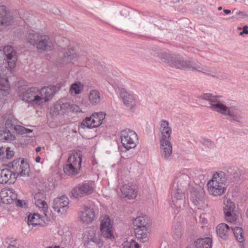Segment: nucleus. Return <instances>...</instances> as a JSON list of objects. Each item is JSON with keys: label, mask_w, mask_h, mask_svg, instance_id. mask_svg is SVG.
Wrapping results in <instances>:
<instances>
[{"label": "nucleus", "mask_w": 248, "mask_h": 248, "mask_svg": "<svg viewBox=\"0 0 248 248\" xmlns=\"http://www.w3.org/2000/svg\"><path fill=\"white\" fill-rule=\"evenodd\" d=\"M230 232H231V228H230L225 223H221L217 227V234L223 239H227Z\"/></svg>", "instance_id": "obj_29"}, {"label": "nucleus", "mask_w": 248, "mask_h": 248, "mask_svg": "<svg viewBox=\"0 0 248 248\" xmlns=\"http://www.w3.org/2000/svg\"><path fill=\"white\" fill-rule=\"evenodd\" d=\"M9 167L13 170L15 180L18 176H27L29 175L30 168L29 164L24 159L18 158L14 160L9 164Z\"/></svg>", "instance_id": "obj_9"}, {"label": "nucleus", "mask_w": 248, "mask_h": 248, "mask_svg": "<svg viewBox=\"0 0 248 248\" xmlns=\"http://www.w3.org/2000/svg\"><path fill=\"white\" fill-rule=\"evenodd\" d=\"M6 151L5 147H0V157L1 159H4L5 157V154Z\"/></svg>", "instance_id": "obj_44"}, {"label": "nucleus", "mask_w": 248, "mask_h": 248, "mask_svg": "<svg viewBox=\"0 0 248 248\" xmlns=\"http://www.w3.org/2000/svg\"><path fill=\"white\" fill-rule=\"evenodd\" d=\"M174 55H171L166 52L160 53L158 55L159 58L162 62H165L170 66V63L172 62Z\"/></svg>", "instance_id": "obj_37"}, {"label": "nucleus", "mask_w": 248, "mask_h": 248, "mask_svg": "<svg viewBox=\"0 0 248 248\" xmlns=\"http://www.w3.org/2000/svg\"><path fill=\"white\" fill-rule=\"evenodd\" d=\"M170 66L177 69L198 71L220 78L219 75L213 74L211 70L202 67L199 63L195 62L193 59L188 58L185 60L183 56L179 55H174L172 62L170 63Z\"/></svg>", "instance_id": "obj_5"}, {"label": "nucleus", "mask_w": 248, "mask_h": 248, "mask_svg": "<svg viewBox=\"0 0 248 248\" xmlns=\"http://www.w3.org/2000/svg\"><path fill=\"white\" fill-rule=\"evenodd\" d=\"M231 232H232L236 240L239 243H243L244 241V233L242 228L241 227H231Z\"/></svg>", "instance_id": "obj_35"}, {"label": "nucleus", "mask_w": 248, "mask_h": 248, "mask_svg": "<svg viewBox=\"0 0 248 248\" xmlns=\"http://www.w3.org/2000/svg\"><path fill=\"white\" fill-rule=\"evenodd\" d=\"M15 130L19 134L29 133L32 132V130L26 128L21 126H16L15 127Z\"/></svg>", "instance_id": "obj_41"}, {"label": "nucleus", "mask_w": 248, "mask_h": 248, "mask_svg": "<svg viewBox=\"0 0 248 248\" xmlns=\"http://www.w3.org/2000/svg\"><path fill=\"white\" fill-rule=\"evenodd\" d=\"M247 216L248 217V210H247Z\"/></svg>", "instance_id": "obj_52"}, {"label": "nucleus", "mask_w": 248, "mask_h": 248, "mask_svg": "<svg viewBox=\"0 0 248 248\" xmlns=\"http://www.w3.org/2000/svg\"><path fill=\"white\" fill-rule=\"evenodd\" d=\"M14 202H16V204L17 206H19L20 207H24V205L23 204V202L22 201L19 200H16Z\"/></svg>", "instance_id": "obj_46"}, {"label": "nucleus", "mask_w": 248, "mask_h": 248, "mask_svg": "<svg viewBox=\"0 0 248 248\" xmlns=\"http://www.w3.org/2000/svg\"><path fill=\"white\" fill-rule=\"evenodd\" d=\"M89 99L92 104L94 105L98 104L101 100L100 93L97 90H91L89 95Z\"/></svg>", "instance_id": "obj_34"}, {"label": "nucleus", "mask_w": 248, "mask_h": 248, "mask_svg": "<svg viewBox=\"0 0 248 248\" xmlns=\"http://www.w3.org/2000/svg\"><path fill=\"white\" fill-rule=\"evenodd\" d=\"M54 89L44 87L41 89L31 88L22 93V100L34 108H42L53 97Z\"/></svg>", "instance_id": "obj_3"}, {"label": "nucleus", "mask_w": 248, "mask_h": 248, "mask_svg": "<svg viewBox=\"0 0 248 248\" xmlns=\"http://www.w3.org/2000/svg\"><path fill=\"white\" fill-rule=\"evenodd\" d=\"M121 143L127 150L136 147L138 142V136L136 133L131 129H126L121 132Z\"/></svg>", "instance_id": "obj_11"}, {"label": "nucleus", "mask_w": 248, "mask_h": 248, "mask_svg": "<svg viewBox=\"0 0 248 248\" xmlns=\"http://www.w3.org/2000/svg\"><path fill=\"white\" fill-rule=\"evenodd\" d=\"M26 41L35 46L39 51H50L53 49L54 44L48 36L40 34L34 31H29L26 37Z\"/></svg>", "instance_id": "obj_6"}, {"label": "nucleus", "mask_w": 248, "mask_h": 248, "mask_svg": "<svg viewBox=\"0 0 248 248\" xmlns=\"http://www.w3.org/2000/svg\"><path fill=\"white\" fill-rule=\"evenodd\" d=\"M69 200L68 198L62 195L53 200L52 208L58 214L65 216L69 210Z\"/></svg>", "instance_id": "obj_15"}, {"label": "nucleus", "mask_w": 248, "mask_h": 248, "mask_svg": "<svg viewBox=\"0 0 248 248\" xmlns=\"http://www.w3.org/2000/svg\"><path fill=\"white\" fill-rule=\"evenodd\" d=\"M204 191L202 188H193L190 192V199L196 205H199L203 202Z\"/></svg>", "instance_id": "obj_25"}, {"label": "nucleus", "mask_w": 248, "mask_h": 248, "mask_svg": "<svg viewBox=\"0 0 248 248\" xmlns=\"http://www.w3.org/2000/svg\"><path fill=\"white\" fill-rule=\"evenodd\" d=\"M72 111L76 113L81 112L79 107L76 104H70L68 103V111Z\"/></svg>", "instance_id": "obj_42"}, {"label": "nucleus", "mask_w": 248, "mask_h": 248, "mask_svg": "<svg viewBox=\"0 0 248 248\" xmlns=\"http://www.w3.org/2000/svg\"><path fill=\"white\" fill-rule=\"evenodd\" d=\"M217 9L218 11H220L222 9V7L220 6V7H218Z\"/></svg>", "instance_id": "obj_51"}, {"label": "nucleus", "mask_w": 248, "mask_h": 248, "mask_svg": "<svg viewBox=\"0 0 248 248\" xmlns=\"http://www.w3.org/2000/svg\"><path fill=\"white\" fill-rule=\"evenodd\" d=\"M68 103H57L50 108V113L53 117L63 115L68 111Z\"/></svg>", "instance_id": "obj_26"}, {"label": "nucleus", "mask_w": 248, "mask_h": 248, "mask_svg": "<svg viewBox=\"0 0 248 248\" xmlns=\"http://www.w3.org/2000/svg\"><path fill=\"white\" fill-rule=\"evenodd\" d=\"M121 196L129 200L134 199L137 196L138 188L135 185L125 184L120 187Z\"/></svg>", "instance_id": "obj_20"}, {"label": "nucleus", "mask_w": 248, "mask_h": 248, "mask_svg": "<svg viewBox=\"0 0 248 248\" xmlns=\"http://www.w3.org/2000/svg\"><path fill=\"white\" fill-rule=\"evenodd\" d=\"M201 98L208 102L209 108L214 111L229 116L236 122H240L243 118V114L239 109L234 106L227 105L220 95L207 93L203 94Z\"/></svg>", "instance_id": "obj_1"}, {"label": "nucleus", "mask_w": 248, "mask_h": 248, "mask_svg": "<svg viewBox=\"0 0 248 248\" xmlns=\"http://www.w3.org/2000/svg\"><path fill=\"white\" fill-rule=\"evenodd\" d=\"M149 233L147 227L135 229V235L136 238L142 243L146 242L148 239Z\"/></svg>", "instance_id": "obj_30"}, {"label": "nucleus", "mask_w": 248, "mask_h": 248, "mask_svg": "<svg viewBox=\"0 0 248 248\" xmlns=\"http://www.w3.org/2000/svg\"><path fill=\"white\" fill-rule=\"evenodd\" d=\"M15 181L14 175L7 169H0V184H5L9 182L11 183Z\"/></svg>", "instance_id": "obj_27"}, {"label": "nucleus", "mask_w": 248, "mask_h": 248, "mask_svg": "<svg viewBox=\"0 0 248 248\" xmlns=\"http://www.w3.org/2000/svg\"><path fill=\"white\" fill-rule=\"evenodd\" d=\"M243 33L248 34V27L245 26L243 28V31L240 32V35H242Z\"/></svg>", "instance_id": "obj_47"}, {"label": "nucleus", "mask_w": 248, "mask_h": 248, "mask_svg": "<svg viewBox=\"0 0 248 248\" xmlns=\"http://www.w3.org/2000/svg\"><path fill=\"white\" fill-rule=\"evenodd\" d=\"M223 12L226 15H229V14H230L231 13V10H228V9H224L223 10Z\"/></svg>", "instance_id": "obj_48"}, {"label": "nucleus", "mask_w": 248, "mask_h": 248, "mask_svg": "<svg viewBox=\"0 0 248 248\" xmlns=\"http://www.w3.org/2000/svg\"><path fill=\"white\" fill-rule=\"evenodd\" d=\"M93 182L84 183L73 188L71 191L72 196L75 198L82 197L84 195L92 194L94 190Z\"/></svg>", "instance_id": "obj_16"}, {"label": "nucleus", "mask_w": 248, "mask_h": 248, "mask_svg": "<svg viewBox=\"0 0 248 248\" xmlns=\"http://www.w3.org/2000/svg\"><path fill=\"white\" fill-rule=\"evenodd\" d=\"M84 237L87 240L88 248H101L103 242L97 228H89L85 232Z\"/></svg>", "instance_id": "obj_10"}, {"label": "nucleus", "mask_w": 248, "mask_h": 248, "mask_svg": "<svg viewBox=\"0 0 248 248\" xmlns=\"http://www.w3.org/2000/svg\"><path fill=\"white\" fill-rule=\"evenodd\" d=\"M109 72L108 70L105 68L104 70L102 71V77L104 79L106 80L110 84L113 85L114 83V81L111 77L110 75L108 74Z\"/></svg>", "instance_id": "obj_40"}, {"label": "nucleus", "mask_w": 248, "mask_h": 248, "mask_svg": "<svg viewBox=\"0 0 248 248\" xmlns=\"http://www.w3.org/2000/svg\"><path fill=\"white\" fill-rule=\"evenodd\" d=\"M236 16L240 18H244L245 17H247L248 16L246 14L244 13L243 12L239 11L236 13Z\"/></svg>", "instance_id": "obj_45"}, {"label": "nucleus", "mask_w": 248, "mask_h": 248, "mask_svg": "<svg viewBox=\"0 0 248 248\" xmlns=\"http://www.w3.org/2000/svg\"><path fill=\"white\" fill-rule=\"evenodd\" d=\"M123 246V248H140L139 244L134 240L124 242Z\"/></svg>", "instance_id": "obj_39"}, {"label": "nucleus", "mask_w": 248, "mask_h": 248, "mask_svg": "<svg viewBox=\"0 0 248 248\" xmlns=\"http://www.w3.org/2000/svg\"><path fill=\"white\" fill-rule=\"evenodd\" d=\"M13 21V17L10 12L5 5L0 6V26H7Z\"/></svg>", "instance_id": "obj_23"}, {"label": "nucleus", "mask_w": 248, "mask_h": 248, "mask_svg": "<svg viewBox=\"0 0 248 248\" xmlns=\"http://www.w3.org/2000/svg\"><path fill=\"white\" fill-rule=\"evenodd\" d=\"M159 140H171L172 129L168 121L161 120L159 123Z\"/></svg>", "instance_id": "obj_21"}, {"label": "nucleus", "mask_w": 248, "mask_h": 248, "mask_svg": "<svg viewBox=\"0 0 248 248\" xmlns=\"http://www.w3.org/2000/svg\"><path fill=\"white\" fill-rule=\"evenodd\" d=\"M78 58L73 49H67L64 54L62 58L57 62V64L61 66H65L70 63H74Z\"/></svg>", "instance_id": "obj_18"}, {"label": "nucleus", "mask_w": 248, "mask_h": 248, "mask_svg": "<svg viewBox=\"0 0 248 248\" xmlns=\"http://www.w3.org/2000/svg\"><path fill=\"white\" fill-rule=\"evenodd\" d=\"M3 52L8 60L6 61L3 57L0 56V90L9 93L10 87L7 78L5 77L8 73H12L16 65L17 60L16 52L11 46H5ZM0 54L3 53L0 50Z\"/></svg>", "instance_id": "obj_2"}, {"label": "nucleus", "mask_w": 248, "mask_h": 248, "mask_svg": "<svg viewBox=\"0 0 248 248\" xmlns=\"http://www.w3.org/2000/svg\"><path fill=\"white\" fill-rule=\"evenodd\" d=\"M226 182L227 177L225 172H216L207 184L209 193L214 197L222 195L226 191Z\"/></svg>", "instance_id": "obj_7"}, {"label": "nucleus", "mask_w": 248, "mask_h": 248, "mask_svg": "<svg viewBox=\"0 0 248 248\" xmlns=\"http://www.w3.org/2000/svg\"><path fill=\"white\" fill-rule=\"evenodd\" d=\"M171 140H159L160 155L165 160H170L172 156Z\"/></svg>", "instance_id": "obj_19"}, {"label": "nucleus", "mask_w": 248, "mask_h": 248, "mask_svg": "<svg viewBox=\"0 0 248 248\" xmlns=\"http://www.w3.org/2000/svg\"><path fill=\"white\" fill-rule=\"evenodd\" d=\"M133 223L137 228L147 227V217L145 216H140L133 220Z\"/></svg>", "instance_id": "obj_33"}, {"label": "nucleus", "mask_w": 248, "mask_h": 248, "mask_svg": "<svg viewBox=\"0 0 248 248\" xmlns=\"http://www.w3.org/2000/svg\"><path fill=\"white\" fill-rule=\"evenodd\" d=\"M16 120L14 117L12 115H10L8 116L6 120L5 126L7 128H11L13 127V128L15 129V127L18 126L16 124Z\"/></svg>", "instance_id": "obj_38"}, {"label": "nucleus", "mask_w": 248, "mask_h": 248, "mask_svg": "<svg viewBox=\"0 0 248 248\" xmlns=\"http://www.w3.org/2000/svg\"><path fill=\"white\" fill-rule=\"evenodd\" d=\"M81 155L80 153H72L68 157L63 167L64 173L69 176L77 174L81 168Z\"/></svg>", "instance_id": "obj_8"}, {"label": "nucleus", "mask_w": 248, "mask_h": 248, "mask_svg": "<svg viewBox=\"0 0 248 248\" xmlns=\"http://www.w3.org/2000/svg\"><path fill=\"white\" fill-rule=\"evenodd\" d=\"M84 86L80 82H77L71 85L70 89L71 93H74L76 94H78L82 92Z\"/></svg>", "instance_id": "obj_36"}, {"label": "nucleus", "mask_w": 248, "mask_h": 248, "mask_svg": "<svg viewBox=\"0 0 248 248\" xmlns=\"http://www.w3.org/2000/svg\"><path fill=\"white\" fill-rule=\"evenodd\" d=\"M190 179L187 170H184L178 174L175 179L171 193L170 205L178 212V209L185 202V191Z\"/></svg>", "instance_id": "obj_4"}, {"label": "nucleus", "mask_w": 248, "mask_h": 248, "mask_svg": "<svg viewBox=\"0 0 248 248\" xmlns=\"http://www.w3.org/2000/svg\"><path fill=\"white\" fill-rule=\"evenodd\" d=\"M0 197L2 203L9 204L16 200L17 194L13 189H2L0 192Z\"/></svg>", "instance_id": "obj_22"}, {"label": "nucleus", "mask_w": 248, "mask_h": 248, "mask_svg": "<svg viewBox=\"0 0 248 248\" xmlns=\"http://www.w3.org/2000/svg\"><path fill=\"white\" fill-rule=\"evenodd\" d=\"M40 160H41V157L39 156H37L35 158V159L36 162H37V163H39L40 161Z\"/></svg>", "instance_id": "obj_49"}, {"label": "nucleus", "mask_w": 248, "mask_h": 248, "mask_svg": "<svg viewBox=\"0 0 248 248\" xmlns=\"http://www.w3.org/2000/svg\"><path fill=\"white\" fill-rule=\"evenodd\" d=\"M35 204L37 207L41 209L44 215L46 216L48 212L47 204L43 200V196L40 193L34 196Z\"/></svg>", "instance_id": "obj_28"}, {"label": "nucleus", "mask_w": 248, "mask_h": 248, "mask_svg": "<svg viewBox=\"0 0 248 248\" xmlns=\"http://www.w3.org/2000/svg\"><path fill=\"white\" fill-rule=\"evenodd\" d=\"M6 151L5 154V157L6 159H11L14 155V152L11 150L10 148H6Z\"/></svg>", "instance_id": "obj_43"}, {"label": "nucleus", "mask_w": 248, "mask_h": 248, "mask_svg": "<svg viewBox=\"0 0 248 248\" xmlns=\"http://www.w3.org/2000/svg\"><path fill=\"white\" fill-rule=\"evenodd\" d=\"M41 149H42V148H41V147H37V148H36L35 151H36V152L37 153H38V152H39L41 151Z\"/></svg>", "instance_id": "obj_50"}, {"label": "nucleus", "mask_w": 248, "mask_h": 248, "mask_svg": "<svg viewBox=\"0 0 248 248\" xmlns=\"http://www.w3.org/2000/svg\"><path fill=\"white\" fill-rule=\"evenodd\" d=\"M43 217L38 213L30 214L28 216V223L29 225H39L42 224Z\"/></svg>", "instance_id": "obj_31"}, {"label": "nucleus", "mask_w": 248, "mask_h": 248, "mask_svg": "<svg viewBox=\"0 0 248 248\" xmlns=\"http://www.w3.org/2000/svg\"><path fill=\"white\" fill-rule=\"evenodd\" d=\"M106 116L104 112H95L91 116L87 117L83 120L81 124L82 128L92 129L100 126L102 123Z\"/></svg>", "instance_id": "obj_12"}, {"label": "nucleus", "mask_w": 248, "mask_h": 248, "mask_svg": "<svg viewBox=\"0 0 248 248\" xmlns=\"http://www.w3.org/2000/svg\"><path fill=\"white\" fill-rule=\"evenodd\" d=\"M100 219V230L101 235L105 238L108 239L114 238L113 234V220L107 215L102 216Z\"/></svg>", "instance_id": "obj_13"}, {"label": "nucleus", "mask_w": 248, "mask_h": 248, "mask_svg": "<svg viewBox=\"0 0 248 248\" xmlns=\"http://www.w3.org/2000/svg\"><path fill=\"white\" fill-rule=\"evenodd\" d=\"M78 218L81 223L89 225L96 218L94 210L88 206H84L78 212Z\"/></svg>", "instance_id": "obj_14"}, {"label": "nucleus", "mask_w": 248, "mask_h": 248, "mask_svg": "<svg viewBox=\"0 0 248 248\" xmlns=\"http://www.w3.org/2000/svg\"><path fill=\"white\" fill-rule=\"evenodd\" d=\"M223 211L225 219L229 222H233L237 219V216L234 213L235 204L229 199H225L223 202Z\"/></svg>", "instance_id": "obj_17"}, {"label": "nucleus", "mask_w": 248, "mask_h": 248, "mask_svg": "<svg viewBox=\"0 0 248 248\" xmlns=\"http://www.w3.org/2000/svg\"><path fill=\"white\" fill-rule=\"evenodd\" d=\"M15 136L6 129L0 130V141L2 142H11L14 140Z\"/></svg>", "instance_id": "obj_32"}, {"label": "nucleus", "mask_w": 248, "mask_h": 248, "mask_svg": "<svg viewBox=\"0 0 248 248\" xmlns=\"http://www.w3.org/2000/svg\"><path fill=\"white\" fill-rule=\"evenodd\" d=\"M120 97L124 105L129 108H131L136 105L137 96L135 94H131L124 90L120 93Z\"/></svg>", "instance_id": "obj_24"}]
</instances>
